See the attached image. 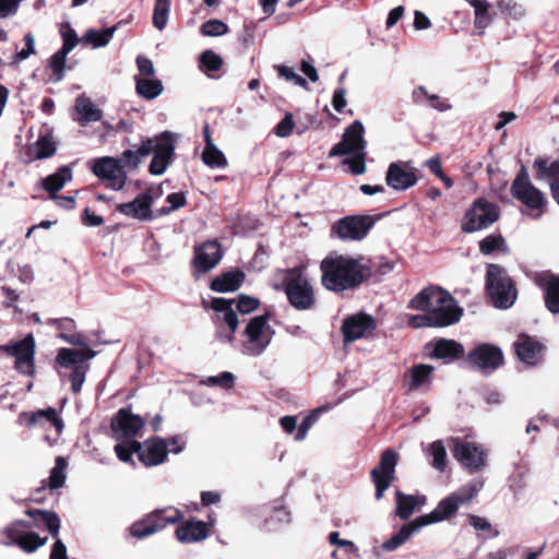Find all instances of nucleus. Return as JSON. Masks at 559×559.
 I'll list each match as a JSON object with an SVG mask.
<instances>
[{
  "instance_id": "1",
  "label": "nucleus",
  "mask_w": 559,
  "mask_h": 559,
  "mask_svg": "<svg viewBox=\"0 0 559 559\" xmlns=\"http://www.w3.org/2000/svg\"><path fill=\"white\" fill-rule=\"evenodd\" d=\"M320 270L323 287L336 293L353 289L370 276V269L364 259L342 254L325 257L321 261Z\"/></svg>"
},
{
  "instance_id": "2",
  "label": "nucleus",
  "mask_w": 559,
  "mask_h": 559,
  "mask_svg": "<svg viewBox=\"0 0 559 559\" xmlns=\"http://www.w3.org/2000/svg\"><path fill=\"white\" fill-rule=\"evenodd\" d=\"M415 310L426 311L436 326H448L460 321L462 309L454 298L439 287L423 289L409 302Z\"/></svg>"
},
{
  "instance_id": "3",
  "label": "nucleus",
  "mask_w": 559,
  "mask_h": 559,
  "mask_svg": "<svg viewBox=\"0 0 559 559\" xmlns=\"http://www.w3.org/2000/svg\"><path fill=\"white\" fill-rule=\"evenodd\" d=\"M280 284L274 285L283 290L289 305L298 311H307L316 306L317 298L313 285L305 272V266H296L278 272Z\"/></svg>"
},
{
  "instance_id": "4",
  "label": "nucleus",
  "mask_w": 559,
  "mask_h": 559,
  "mask_svg": "<svg viewBox=\"0 0 559 559\" xmlns=\"http://www.w3.org/2000/svg\"><path fill=\"white\" fill-rule=\"evenodd\" d=\"M364 133L365 127L362 122L355 120L345 129L342 141L336 143L329 152V157L348 155L349 158H346L344 164L349 165L350 171L354 175H361L366 171L367 142Z\"/></svg>"
},
{
  "instance_id": "5",
  "label": "nucleus",
  "mask_w": 559,
  "mask_h": 559,
  "mask_svg": "<svg viewBox=\"0 0 559 559\" xmlns=\"http://www.w3.org/2000/svg\"><path fill=\"white\" fill-rule=\"evenodd\" d=\"M486 288L496 308L508 309L516 299V289L507 271L497 265L490 264L486 274Z\"/></svg>"
},
{
  "instance_id": "6",
  "label": "nucleus",
  "mask_w": 559,
  "mask_h": 559,
  "mask_svg": "<svg viewBox=\"0 0 559 559\" xmlns=\"http://www.w3.org/2000/svg\"><path fill=\"white\" fill-rule=\"evenodd\" d=\"M481 484L469 483L456 492L450 495L439 502L437 508L428 514L417 518V524L426 526L441 522L454 514L461 504L472 500L479 491Z\"/></svg>"
},
{
  "instance_id": "7",
  "label": "nucleus",
  "mask_w": 559,
  "mask_h": 559,
  "mask_svg": "<svg viewBox=\"0 0 559 559\" xmlns=\"http://www.w3.org/2000/svg\"><path fill=\"white\" fill-rule=\"evenodd\" d=\"M511 193L514 199L526 206L531 217L539 218L544 214L546 206L545 195L533 186L524 168L521 169L512 182Z\"/></svg>"
},
{
  "instance_id": "8",
  "label": "nucleus",
  "mask_w": 559,
  "mask_h": 559,
  "mask_svg": "<svg viewBox=\"0 0 559 559\" xmlns=\"http://www.w3.org/2000/svg\"><path fill=\"white\" fill-rule=\"evenodd\" d=\"M243 335L241 353L250 357L260 356L267 348L273 337V331L267 324V317L257 316L252 318L247 324Z\"/></svg>"
},
{
  "instance_id": "9",
  "label": "nucleus",
  "mask_w": 559,
  "mask_h": 559,
  "mask_svg": "<svg viewBox=\"0 0 559 559\" xmlns=\"http://www.w3.org/2000/svg\"><path fill=\"white\" fill-rule=\"evenodd\" d=\"M95 355L96 353L87 347L83 349L61 348L58 352L57 362L63 368H72L70 379L73 393H79L85 381L86 366L84 362Z\"/></svg>"
},
{
  "instance_id": "10",
  "label": "nucleus",
  "mask_w": 559,
  "mask_h": 559,
  "mask_svg": "<svg viewBox=\"0 0 559 559\" xmlns=\"http://www.w3.org/2000/svg\"><path fill=\"white\" fill-rule=\"evenodd\" d=\"M182 516L181 511L175 508L156 510L145 519L133 523L129 531L131 536L135 538H144L163 530L168 524L179 522Z\"/></svg>"
},
{
  "instance_id": "11",
  "label": "nucleus",
  "mask_w": 559,
  "mask_h": 559,
  "mask_svg": "<svg viewBox=\"0 0 559 559\" xmlns=\"http://www.w3.org/2000/svg\"><path fill=\"white\" fill-rule=\"evenodd\" d=\"M91 170L108 189L120 191L126 186L128 175L118 158H95L91 162Z\"/></svg>"
},
{
  "instance_id": "12",
  "label": "nucleus",
  "mask_w": 559,
  "mask_h": 559,
  "mask_svg": "<svg viewBox=\"0 0 559 559\" xmlns=\"http://www.w3.org/2000/svg\"><path fill=\"white\" fill-rule=\"evenodd\" d=\"M499 218V207L484 199L473 202L462 221V229L474 233L487 228Z\"/></svg>"
},
{
  "instance_id": "13",
  "label": "nucleus",
  "mask_w": 559,
  "mask_h": 559,
  "mask_svg": "<svg viewBox=\"0 0 559 559\" xmlns=\"http://www.w3.org/2000/svg\"><path fill=\"white\" fill-rule=\"evenodd\" d=\"M374 225L370 215H353L340 219L332 226V233L343 240H361Z\"/></svg>"
},
{
  "instance_id": "14",
  "label": "nucleus",
  "mask_w": 559,
  "mask_h": 559,
  "mask_svg": "<svg viewBox=\"0 0 559 559\" xmlns=\"http://www.w3.org/2000/svg\"><path fill=\"white\" fill-rule=\"evenodd\" d=\"M211 308L215 311V323L221 326L223 323L229 329L228 333L217 332V337L222 342L234 343L235 332L238 328V318L235 308V299L221 297L212 298Z\"/></svg>"
},
{
  "instance_id": "15",
  "label": "nucleus",
  "mask_w": 559,
  "mask_h": 559,
  "mask_svg": "<svg viewBox=\"0 0 559 559\" xmlns=\"http://www.w3.org/2000/svg\"><path fill=\"white\" fill-rule=\"evenodd\" d=\"M154 156L150 164V173L154 176L163 175L171 163L175 154V134L168 131L162 132L154 139Z\"/></svg>"
},
{
  "instance_id": "16",
  "label": "nucleus",
  "mask_w": 559,
  "mask_h": 559,
  "mask_svg": "<svg viewBox=\"0 0 559 559\" xmlns=\"http://www.w3.org/2000/svg\"><path fill=\"white\" fill-rule=\"evenodd\" d=\"M452 453L469 472H477L486 465L487 452L478 443L453 439Z\"/></svg>"
},
{
  "instance_id": "17",
  "label": "nucleus",
  "mask_w": 559,
  "mask_h": 559,
  "mask_svg": "<svg viewBox=\"0 0 559 559\" xmlns=\"http://www.w3.org/2000/svg\"><path fill=\"white\" fill-rule=\"evenodd\" d=\"M27 525L23 521H16L3 530V540L7 545H17L27 552L35 551L45 545L47 538H40L36 533H24Z\"/></svg>"
},
{
  "instance_id": "18",
  "label": "nucleus",
  "mask_w": 559,
  "mask_h": 559,
  "mask_svg": "<svg viewBox=\"0 0 559 559\" xmlns=\"http://www.w3.org/2000/svg\"><path fill=\"white\" fill-rule=\"evenodd\" d=\"M418 181V169L408 162H394L389 165L385 182L396 191H405Z\"/></svg>"
},
{
  "instance_id": "19",
  "label": "nucleus",
  "mask_w": 559,
  "mask_h": 559,
  "mask_svg": "<svg viewBox=\"0 0 559 559\" xmlns=\"http://www.w3.org/2000/svg\"><path fill=\"white\" fill-rule=\"evenodd\" d=\"M397 464V454L392 450L383 452L379 466L371 471V477L376 485V499L380 500L384 491L394 480L395 466Z\"/></svg>"
},
{
  "instance_id": "20",
  "label": "nucleus",
  "mask_w": 559,
  "mask_h": 559,
  "mask_svg": "<svg viewBox=\"0 0 559 559\" xmlns=\"http://www.w3.org/2000/svg\"><path fill=\"white\" fill-rule=\"evenodd\" d=\"M143 426V418L132 414L127 408L119 409L111 420L114 437L118 441L132 440L138 436Z\"/></svg>"
},
{
  "instance_id": "21",
  "label": "nucleus",
  "mask_w": 559,
  "mask_h": 559,
  "mask_svg": "<svg viewBox=\"0 0 559 559\" xmlns=\"http://www.w3.org/2000/svg\"><path fill=\"white\" fill-rule=\"evenodd\" d=\"M3 349L15 357V368L24 374L34 373L35 340L28 334L23 340L7 345Z\"/></svg>"
},
{
  "instance_id": "22",
  "label": "nucleus",
  "mask_w": 559,
  "mask_h": 559,
  "mask_svg": "<svg viewBox=\"0 0 559 559\" xmlns=\"http://www.w3.org/2000/svg\"><path fill=\"white\" fill-rule=\"evenodd\" d=\"M468 361L481 370L490 372L501 366L503 355L499 347L490 344H481L468 354Z\"/></svg>"
},
{
  "instance_id": "23",
  "label": "nucleus",
  "mask_w": 559,
  "mask_h": 559,
  "mask_svg": "<svg viewBox=\"0 0 559 559\" xmlns=\"http://www.w3.org/2000/svg\"><path fill=\"white\" fill-rule=\"evenodd\" d=\"M533 281L544 293L546 309L554 314L559 313V275L543 271L535 273Z\"/></svg>"
},
{
  "instance_id": "24",
  "label": "nucleus",
  "mask_w": 559,
  "mask_h": 559,
  "mask_svg": "<svg viewBox=\"0 0 559 559\" xmlns=\"http://www.w3.org/2000/svg\"><path fill=\"white\" fill-rule=\"evenodd\" d=\"M135 451L145 466H156L164 463L168 453L167 443L163 438L148 439L143 444L138 442Z\"/></svg>"
},
{
  "instance_id": "25",
  "label": "nucleus",
  "mask_w": 559,
  "mask_h": 559,
  "mask_svg": "<svg viewBox=\"0 0 559 559\" xmlns=\"http://www.w3.org/2000/svg\"><path fill=\"white\" fill-rule=\"evenodd\" d=\"M376 328L371 316L365 313L354 314L343 323V334L346 342H353L370 334Z\"/></svg>"
},
{
  "instance_id": "26",
  "label": "nucleus",
  "mask_w": 559,
  "mask_h": 559,
  "mask_svg": "<svg viewBox=\"0 0 559 559\" xmlns=\"http://www.w3.org/2000/svg\"><path fill=\"white\" fill-rule=\"evenodd\" d=\"M153 197L148 192L139 194L134 200L118 204L116 210L129 217L139 221H150L152 215Z\"/></svg>"
},
{
  "instance_id": "27",
  "label": "nucleus",
  "mask_w": 559,
  "mask_h": 559,
  "mask_svg": "<svg viewBox=\"0 0 559 559\" xmlns=\"http://www.w3.org/2000/svg\"><path fill=\"white\" fill-rule=\"evenodd\" d=\"M222 259L221 246L216 241H206L195 249L194 265L200 272L213 269Z\"/></svg>"
},
{
  "instance_id": "28",
  "label": "nucleus",
  "mask_w": 559,
  "mask_h": 559,
  "mask_svg": "<svg viewBox=\"0 0 559 559\" xmlns=\"http://www.w3.org/2000/svg\"><path fill=\"white\" fill-rule=\"evenodd\" d=\"M435 368L430 365L419 364L413 366L405 376L407 391L427 390L431 383V373Z\"/></svg>"
},
{
  "instance_id": "29",
  "label": "nucleus",
  "mask_w": 559,
  "mask_h": 559,
  "mask_svg": "<svg viewBox=\"0 0 559 559\" xmlns=\"http://www.w3.org/2000/svg\"><path fill=\"white\" fill-rule=\"evenodd\" d=\"M514 346L519 359L527 365H535L542 358V344L530 336L521 335Z\"/></svg>"
},
{
  "instance_id": "30",
  "label": "nucleus",
  "mask_w": 559,
  "mask_h": 559,
  "mask_svg": "<svg viewBox=\"0 0 559 559\" xmlns=\"http://www.w3.org/2000/svg\"><path fill=\"white\" fill-rule=\"evenodd\" d=\"M57 151V143L50 134L39 136L26 150V162L31 163L38 159L51 157Z\"/></svg>"
},
{
  "instance_id": "31",
  "label": "nucleus",
  "mask_w": 559,
  "mask_h": 559,
  "mask_svg": "<svg viewBox=\"0 0 559 559\" xmlns=\"http://www.w3.org/2000/svg\"><path fill=\"white\" fill-rule=\"evenodd\" d=\"M177 538L181 543H197L207 537V528L202 521H189L176 531Z\"/></svg>"
},
{
  "instance_id": "32",
  "label": "nucleus",
  "mask_w": 559,
  "mask_h": 559,
  "mask_svg": "<svg viewBox=\"0 0 559 559\" xmlns=\"http://www.w3.org/2000/svg\"><path fill=\"white\" fill-rule=\"evenodd\" d=\"M154 148V140L148 138L143 141L136 150H127L121 154L119 158L123 168L129 167L135 169L139 167L141 159L148 156Z\"/></svg>"
},
{
  "instance_id": "33",
  "label": "nucleus",
  "mask_w": 559,
  "mask_h": 559,
  "mask_svg": "<svg viewBox=\"0 0 559 559\" xmlns=\"http://www.w3.org/2000/svg\"><path fill=\"white\" fill-rule=\"evenodd\" d=\"M23 419H27L28 426H35V425L45 424V423L50 424L56 428L58 433L61 432L63 429V423L58 417V414H57L56 409H53V408L38 411L33 414L23 413L19 416V423L21 424V421Z\"/></svg>"
},
{
  "instance_id": "34",
  "label": "nucleus",
  "mask_w": 559,
  "mask_h": 559,
  "mask_svg": "<svg viewBox=\"0 0 559 559\" xmlns=\"http://www.w3.org/2000/svg\"><path fill=\"white\" fill-rule=\"evenodd\" d=\"M245 281V274L241 271H230L215 277L211 283V289L217 293H227L237 290Z\"/></svg>"
},
{
  "instance_id": "35",
  "label": "nucleus",
  "mask_w": 559,
  "mask_h": 559,
  "mask_svg": "<svg viewBox=\"0 0 559 559\" xmlns=\"http://www.w3.org/2000/svg\"><path fill=\"white\" fill-rule=\"evenodd\" d=\"M426 503L425 496L405 495L396 491V514L402 520H407L417 507Z\"/></svg>"
},
{
  "instance_id": "36",
  "label": "nucleus",
  "mask_w": 559,
  "mask_h": 559,
  "mask_svg": "<svg viewBox=\"0 0 559 559\" xmlns=\"http://www.w3.org/2000/svg\"><path fill=\"white\" fill-rule=\"evenodd\" d=\"M72 179L70 167L61 166L55 174L41 180V187L51 194V198Z\"/></svg>"
},
{
  "instance_id": "37",
  "label": "nucleus",
  "mask_w": 559,
  "mask_h": 559,
  "mask_svg": "<svg viewBox=\"0 0 559 559\" xmlns=\"http://www.w3.org/2000/svg\"><path fill=\"white\" fill-rule=\"evenodd\" d=\"M423 527V525L417 524V518L409 522L408 524H405L401 527V530L393 535L390 539L384 542L382 544V549L385 551H394L400 546H402L406 540L411 538V536L419 531Z\"/></svg>"
},
{
  "instance_id": "38",
  "label": "nucleus",
  "mask_w": 559,
  "mask_h": 559,
  "mask_svg": "<svg viewBox=\"0 0 559 559\" xmlns=\"http://www.w3.org/2000/svg\"><path fill=\"white\" fill-rule=\"evenodd\" d=\"M135 90L141 97L151 100L158 97L163 93L164 87L157 79L135 76Z\"/></svg>"
},
{
  "instance_id": "39",
  "label": "nucleus",
  "mask_w": 559,
  "mask_h": 559,
  "mask_svg": "<svg viewBox=\"0 0 559 559\" xmlns=\"http://www.w3.org/2000/svg\"><path fill=\"white\" fill-rule=\"evenodd\" d=\"M117 28H118L117 25H114L104 31H97L94 28H90L86 31V33L82 37V43L85 45H91L93 48L105 47L111 40Z\"/></svg>"
},
{
  "instance_id": "40",
  "label": "nucleus",
  "mask_w": 559,
  "mask_h": 559,
  "mask_svg": "<svg viewBox=\"0 0 559 559\" xmlns=\"http://www.w3.org/2000/svg\"><path fill=\"white\" fill-rule=\"evenodd\" d=\"M463 353V345L453 340H439L433 348V356L440 359H455Z\"/></svg>"
},
{
  "instance_id": "41",
  "label": "nucleus",
  "mask_w": 559,
  "mask_h": 559,
  "mask_svg": "<svg viewBox=\"0 0 559 559\" xmlns=\"http://www.w3.org/2000/svg\"><path fill=\"white\" fill-rule=\"evenodd\" d=\"M67 466H68L67 461L63 457L58 456L56 460V465L51 469L48 480L47 481L43 480V486L40 488H38L37 491L39 492L41 489L46 488V486H48L50 490L61 488L66 481Z\"/></svg>"
},
{
  "instance_id": "42",
  "label": "nucleus",
  "mask_w": 559,
  "mask_h": 559,
  "mask_svg": "<svg viewBox=\"0 0 559 559\" xmlns=\"http://www.w3.org/2000/svg\"><path fill=\"white\" fill-rule=\"evenodd\" d=\"M75 110L80 115V121L84 123L98 121L102 118V111L88 98H78Z\"/></svg>"
},
{
  "instance_id": "43",
  "label": "nucleus",
  "mask_w": 559,
  "mask_h": 559,
  "mask_svg": "<svg viewBox=\"0 0 559 559\" xmlns=\"http://www.w3.org/2000/svg\"><path fill=\"white\" fill-rule=\"evenodd\" d=\"M201 158L211 168H225L228 165L224 153L215 144L205 145Z\"/></svg>"
},
{
  "instance_id": "44",
  "label": "nucleus",
  "mask_w": 559,
  "mask_h": 559,
  "mask_svg": "<svg viewBox=\"0 0 559 559\" xmlns=\"http://www.w3.org/2000/svg\"><path fill=\"white\" fill-rule=\"evenodd\" d=\"M171 0H155L154 13H153V25L158 29L163 31L168 22Z\"/></svg>"
},
{
  "instance_id": "45",
  "label": "nucleus",
  "mask_w": 559,
  "mask_h": 559,
  "mask_svg": "<svg viewBox=\"0 0 559 559\" xmlns=\"http://www.w3.org/2000/svg\"><path fill=\"white\" fill-rule=\"evenodd\" d=\"M70 52L63 50V49H60L58 50L57 52H55L50 60H49V67L50 69L52 70L53 72V81L55 82H59L63 79L64 76V68H66V61H67V56L69 55Z\"/></svg>"
},
{
  "instance_id": "46",
  "label": "nucleus",
  "mask_w": 559,
  "mask_h": 559,
  "mask_svg": "<svg viewBox=\"0 0 559 559\" xmlns=\"http://www.w3.org/2000/svg\"><path fill=\"white\" fill-rule=\"evenodd\" d=\"M26 513L29 515V516H34L35 514H39L43 519V522L45 523L47 530L49 531V533L52 535V536H57L59 534V530H60V519L59 516L53 513V512H49V511H40V510H37V511H26Z\"/></svg>"
},
{
  "instance_id": "47",
  "label": "nucleus",
  "mask_w": 559,
  "mask_h": 559,
  "mask_svg": "<svg viewBox=\"0 0 559 559\" xmlns=\"http://www.w3.org/2000/svg\"><path fill=\"white\" fill-rule=\"evenodd\" d=\"M413 96L415 98L416 102H419L420 97L421 96H426L427 99L429 100L430 103V106L435 109H438L440 111H445V110H449L451 109V105L448 104L445 100H442L438 95L436 94H428L427 90L424 87V86H419L417 87L414 93H413Z\"/></svg>"
},
{
  "instance_id": "48",
  "label": "nucleus",
  "mask_w": 559,
  "mask_h": 559,
  "mask_svg": "<svg viewBox=\"0 0 559 559\" xmlns=\"http://www.w3.org/2000/svg\"><path fill=\"white\" fill-rule=\"evenodd\" d=\"M534 169L538 178H550L559 176V162L548 164L546 159H536L534 162Z\"/></svg>"
},
{
  "instance_id": "49",
  "label": "nucleus",
  "mask_w": 559,
  "mask_h": 559,
  "mask_svg": "<svg viewBox=\"0 0 559 559\" xmlns=\"http://www.w3.org/2000/svg\"><path fill=\"white\" fill-rule=\"evenodd\" d=\"M471 4L475 10V25L480 28L486 27L490 22L489 4L484 0H472Z\"/></svg>"
},
{
  "instance_id": "50",
  "label": "nucleus",
  "mask_w": 559,
  "mask_h": 559,
  "mask_svg": "<svg viewBox=\"0 0 559 559\" xmlns=\"http://www.w3.org/2000/svg\"><path fill=\"white\" fill-rule=\"evenodd\" d=\"M201 69L204 72L218 71L223 66V59L213 50H205L200 57Z\"/></svg>"
},
{
  "instance_id": "51",
  "label": "nucleus",
  "mask_w": 559,
  "mask_h": 559,
  "mask_svg": "<svg viewBox=\"0 0 559 559\" xmlns=\"http://www.w3.org/2000/svg\"><path fill=\"white\" fill-rule=\"evenodd\" d=\"M228 32V26L221 20H209L201 26V33L205 36H222Z\"/></svg>"
},
{
  "instance_id": "52",
  "label": "nucleus",
  "mask_w": 559,
  "mask_h": 559,
  "mask_svg": "<svg viewBox=\"0 0 559 559\" xmlns=\"http://www.w3.org/2000/svg\"><path fill=\"white\" fill-rule=\"evenodd\" d=\"M430 454L433 457L432 465L437 469H443L445 465L447 452L442 441L437 440L430 444Z\"/></svg>"
},
{
  "instance_id": "53",
  "label": "nucleus",
  "mask_w": 559,
  "mask_h": 559,
  "mask_svg": "<svg viewBox=\"0 0 559 559\" xmlns=\"http://www.w3.org/2000/svg\"><path fill=\"white\" fill-rule=\"evenodd\" d=\"M136 443H138V441H134V440L120 441V443H118L115 447V452H116L118 459L124 463L131 462L132 454L136 453V451H135Z\"/></svg>"
},
{
  "instance_id": "54",
  "label": "nucleus",
  "mask_w": 559,
  "mask_h": 559,
  "mask_svg": "<svg viewBox=\"0 0 559 559\" xmlns=\"http://www.w3.org/2000/svg\"><path fill=\"white\" fill-rule=\"evenodd\" d=\"M60 32L63 39L61 49L71 52L79 43L75 31L69 24H63Z\"/></svg>"
},
{
  "instance_id": "55",
  "label": "nucleus",
  "mask_w": 559,
  "mask_h": 559,
  "mask_svg": "<svg viewBox=\"0 0 559 559\" xmlns=\"http://www.w3.org/2000/svg\"><path fill=\"white\" fill-rule=\"evenodd\" d=\"M234 374L231 372H228V371H224L222 372L221 374L218 376H211L209 377L204 383L207 384V385H211V386H221V388H224V389H229L233 386L234 384Z\"/></svg>"
},
{
  "instance_id": "56",
  "label": "nucleus",
  "mask_w": 559,
  "mask_h": 559,
  "mask_svg": "<svg viewBox=\"0 0 559 559\" xmlns=\"http://www.w3.org/2000/svg\"><path fill=\"white\" fill-rule=\"evenodd\" d=\"M260 305V301L257 298L240 295L238 300H235V308L239 312L247 314L254 311Z\"/></svg>"
},
{
  "instance_id": "57",
  "label": "nucleus",
  "mask_w": 559,
  "mask_h": 559,
  "mask_svg": "<svg viewBox=\"0 0 559 559\" xmlns=\"http://www.w3.org/2000/svg\"><path fill=\"white\" fill-rule=\"evenodd\" d=\"M24 41L26 44V48L16 52L13 58L14 63H20L21 61L26 60L28 57L36 53L34 35L31 33L25 34Z\"/></svg>"
},
{
  "instance_id": "58",
  "label": "nucleus",
  "mask_w": 559,
  "mask_h": 559,
  "mask_svg": "<svg viewBox=\"0 0 559 559\" xmlns=\"http://www.w3.org/2000/svg\"><path fill=\"white\" fill-rule=\"evenodd\" d=\"M276 70L280 76L286 79L287 81H292L295 85L307 87L306 80L298 75L293 68L286 66H276Z\"/></svg>"
},
{
  "instance_id": "59",
  "label": "nucleus",
  "mask_w": 559,
  "mask_h": 559,
  "mask_svg": "<svg viewBox=\"0 0 559 559\" xmlns=\"http://www.w3.org/2000/svg\"><path fill=\"white\" fill-rule=\"evenodd\" d=\"M136 66L139 70L140 78H153L155 74V67L153 61L146 57L138 56Z\"/></svg>"
},
{
  "instance_id": "60",
  "label": "nucleus",
  "mask_w": 559,
  "mask_h": 559,
  "mask_svg": "<svg viewBox=\"0 0 559 559\" xmlns=\"http://www.w3.org/2000/svg\"><path fill=\"white\" fill-rule=\"evenodd\" d=\"M502 242H503V239L500 236H493V235L487 236L485 239H483L479 242L480 252L484 254H489V253L493 252L495 250H497Z\"/></svg>"
},
{
  "instance_id": "61",
  "label": "nucleus",
  "mask_w": 559,
  "mask_h": 559,
  "mask_svg": "<svg viewBox=\"0 0 559 559\" xmlns=\"http://www.w3.org/2000/svg\"><path fill=\"white\" fill-rule=\"evenodd\" d=\"M294 128V120L292 114H286L284 119L276 126L275 133L277 136H288Z\"/></svg>"
},
{
  "instance_id": "62",
  "label": "nucleus",
  "mask_w": 559,
  "mask_h": 559,
  "mask_svg": "<svg viewBox=\"0 0 559 559\" xmlns=\"http://www.w3.org/2000/svg\"><path fill=\"white\" fill-rule=\"evenodd\" d=\"M338 536H340V534L337 532L330 533V535H329L330 544L337 545V546L344 547V548H348L349 551H352L353 554H356L358 551L357 546L353 542L347 540V539H341Z\"/></svg>"
},
{
  "instance_id": "63",
  "label": "nucleus",
  "mask_w": 559,
  "mask_h": 559,
  "mask_svg": "<svg viewBox=\"0 0 559 559\" xmlns=\"http://www.w3.org/2000/svg\"><path fill=\"white\" fill-rule=\"evenodd\" d=\"M430 318L431 316L428 312L424 316H411L408 324L413 328L436 326Z\"/></svg>"
},
{
  "instance_id": "64",
  "label": "nucleus",
  "mask_w": 559,
  "mask_h": 559,
  "mask_svg": "<svg viewBox=\"0 0 559 559\" xmlns=\"http://www.w3.org/2000/svg\"><path fill=\"white\" fill-rule=\"evenodd\" d=\"M50 559H69L67 555V547L60 540L57 539L50 552Z\"/></svg>"
}]
</instances>
